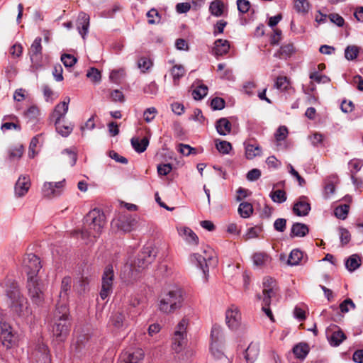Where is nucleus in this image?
I'll use <instances>...</instances> for the list:
<instances>
[{
	"mask_svg": "<svg viewBox=\"0 0 363 363\" xmlns=\"http://www.w3.org/2000/svg\"><path fill=\"white\" fill-rule=\"evenodd\" d=\"M223 343V335L220 325L215 324L212 326L211 331V344L216 345Z\"/></svg>",
	"mask_w": 363,
	"mask_h": 363,
	"instance_id": "27",
	"label": "nucleus"
},
{
	"mask_svg": "<svg viewBox=\"0 0 363 363\" xmlns=\"http://www.w3.org/2000/svg\"><path fill=\"white\" fill-rule=\"evenodd\" d=\"M30 58L32 62V67L35 70L40 69L43 67L42 54L30 55Z\"/></svg>",
	"mask_w": 363,
	"mask_h": 363,
	"instance_id": "58",
	"label": "nucleus"
},
{
	"mask_svg": "<svg viewBox=\"0 0 363 363\" xmlns=\"http://www.w3.org/2000/svg\"><path fill=\"white\" fill-rule=\"evenodd\" d=\"M56 131L62 137H67L73 130V125H62L60 122L59 123H55Z\"/></svg>",
	"mask_w": 363,
	"mask_h": 363,
	"instance_id": "48",
	"label": "nucleus"
},
{
	"mask_svg": "<svg viewBox=\"0 0 363 363\" xmlns=\"http://www.w3.org/2000/svg\"><path fill=\"white\" fill-rule=\"evenodd\" d=\"M156 257L152 246H145L138 254L135 259L130 264H125L121 277L126 284H132L136 281L140 274L152 263Z\"/></svg>",
	"mask_w": 363,
	"mask_h": 363,
	"instance_id": "1",
	"label": "nucleus"
},
{
	"mask_svg": "<svg viewBox=\"0 0 363 363\" xmlns=\"http://www.w3.org/2000/svg\"><path fill=\"white\" fill-rule=\"evenodd\" d=\"M245 156L248 160H252L256 156H259L262 153L261 147L257 144H250L245 143Z\"/></svg>",
	"mask_w": 363,
	"mask_h": 363,
	"instance_id": "30",
	"label": "nucleus"
},
{
	"mask_svg": "<svg viewBox=\"0 0 363 363\" xmlns=\"http://www.w3.org/2000/svg\"><path fill=\"white\" fill-rule=\"evenodd\" d=\"M72 278L70 277H65L62 279L61 283V290L59 294L60 301L58 303H66L68 296V291L71 289Z\"/></svg>",
	"mask_w": 363,
	"mask_h": 363,
	"instance_id": "25",
	"label": "nucleus"
},
{
	"mask_svg": "<svg viewBox=\"0 0 363 363\" xmlns=\"http://www.w3.org/2000/svg\"><path fill=\"white\" fill-rule=\"evenodd\" d=\"M259 354V344L252 342L245 352V358L247 363H253L258 357Z\"/></svg>",
	"mask_w": 363,
	"mask_h": 363,
	"instance_id": "22",
	"label": "nucleus"
},
{
	"mask_svg": "<svg viewBox=\"0 0 363 363\" xmlns=\"http://www.w3.org/2000/svg\"><path fill=\"white\" fill-rule=\"evenodd\" d=\"M27 288L33 303L37 305L40 304L44 300V294L37 277L28 278Z\"/></svg>",
	"mask_w": 363,
	"mask_h": 363,
	"instance_id": "11",
	"label": "nucleus"
},
{
	"mask_svg": "<svg viewBox=\"0 0 363 363\" xmlns=\"http://www.w3.org/2000/svg\"><path fill=\"white\" fill-rule=\"evenodd\" d=\"M125 320V314L123 311H118L111 317V324L116 328H121L123 326Z\"/></svg>",
	"mask_w": 363,
	"mask_h": 363,
	"instance_id": "39",
	"label": "nucleus"
},
{
	"mask_svg": "<svg viewBox=\"0 0 363 363\" xmlns=\"http://www.w3.org/2000/svg\"><path fill=\"white\" fill-rule=\"evenodd\" d=\"M294 7L296 12L306 14L309 11L310 4L307 0H294Z\"/></svg>",
	"mask_w": 363,
	"mask_h": 363,
	"instance_id": "45",
	"label": "nucleus"
},
{
	"mask_svg": "<svg viewBox=\"0 0 363 363\" xmlns=\"http://www.w3.org/2000/svg\"><path fill=\"white\" fill-rule=\"evenodd\" d=\"M254 264L263 267L270 262V257L265 252H256L252 257Z\"/></svg>",
	"mask_w": 363,
	"mask_h": 363,
	"instance_id": "37",
	"label": "nucleus"
},
{
	"mask_svg": "<svg viewBox=\"0 0 363 363\" xmlns=\"http://www.w3.org/2000/svg\"><path fill=\"white\" fill-rule=\"evenodd\" d=\"M350 206L347 204L340 205L335 208L334 213L337 218L344 220L347 218Z\"/></svg>",
	"mask_w": 363,
	"mask_h": 363,
	"instance_id": "49",
	"label": "nucleus"
},
{
	"mask_svg": "<svg viewBox=\"0 0 363 363\" xmlns=\"http://www.w3.org/2000/svg\"><path fill=\"white\" fill-rule=\"evenodd\" d=\"M174 83L176 84L185 74L184 67L181 65L173 66L170 70Z\"/></svg>",
	"mask_w": 363,
	"mask_h": 363,
	"instance_id": "44",
	"label": "nucleus"
},
{
	"mask_svg": "<svg viewBox=\"0 0 363 363\" xmlns=\"http://www.w3.org/2000/svg\"><path fill=\"white\" fill-rule=\"evenodd\" d=\"M61 61L66 67H72L75 65L77 60L70 54H63L61 56Z\"/></svg>",
	"mask_w": 363,
	"mask_h": 363,
	"instance_id": "57",
	"label": "nucleus"
},
{
	"mask_svg": "<svg viewBox=\"0 0 363 363\" xmlns=\"http://www.w3.org/2000/svg\"><path fill=\"white\" fill-rule=\"evenodd\" d=\"M309 77L317 83H328L330 80L328 77L326 75L319 74L318 72L311 73Z\"/></svg>",
	"mask_w": 363,
	"mask_h": 363,
	"instance_id": "63",
	"label": "nucleus"
},
{
	"mask_svg": "<svg viewBox=\"0 0 363 363\" xmlns=\"http://www.w3.org/2000/svg\"><path fill=\"white\" fill-rule=\"evenodd\" d=\"M308 228L304 223H295L292 225L290 236L294 237H304L308 233Z\"/></svg>",
	"mask_w": 363,
	"mask_h": 363,
	"instance_id": "29",
	"label": "nucleus"
},
{
	"mask_svg": "<svg viewBox=\"0 0 363 363\" xmlns=\"http://www.w3.org/2000/svg\"><path fill=\"white\" fill-rule=\"evenodd\" d=\"M328 330H331L332 333L328 336V339L330 345L333 347L339 346L347 338L343 331L336 325H331Z\"/></svg>",
	"mask_w": 363,
	"mask_h": 363,
	"instance_id": "19",
	"label": "nucleus"
},
{
	"mask_svg": "<svg viewBox=\"0 0 363 363\" xmlns=\"http://www.w3.org/2000/svg\"><path fill=\"white\" fill-rule=\"evenodd\" d=\"M42 45H41V38L38 37L36 38L34 41L33 42L30 50H29V55H40L42 54Z\"/></svg>",
	"mask_w": 363,
	"mask_h": 363,
	"instance_id": "50",
	"label": "nucleus"
},
{
	"mask_svg": "<svg viewBox=\"0 0 363 363\" xmlns=\"http://www.w3.org/2000/svg\"><path fill=\"white\" fill-rule=\"evenodd\" d=\"M69 315V308L65 303H57L50 315L52 333L59 341H64L69 335L71 325Z\"/></svg>",
	"mask_w": 363,
	"mask_h": 363,
	"instance_id": "3",
	"label": "nucleus"
},
{
	"mask_svg": "<svg viewBox=\"0 0 363 363\" xmlns=\"http://www.w3.org/2000/svg\"><path fill=\"white\" fill-rule=\"evenodd\" d=\"M225 322L230 330H237L241 324V313L238 308L232 306L225 312Z\"/></svg>",
	"mask_w": 363,
	"mask_h": 363,
	"instance_id": "13",
	"label": "nucleus"
},
{
	"mask_svg": "<svg viewBox=\"0 0 363 363\" xmlns=\"http://www.w3.org/2000/svg\"><path fill=\"white\" fill-rule=\"evenodd\" d=\"M361 259L360 257L354 254L350 256L345 261V267L350 272H354L360 267Z\"/></svg>",
	"mask_w": 363,
	"mask_h": 363,
	"instance_id": "35",
	"label": "nucleus"
},
{
	"mask_svg": "<svg viewBox=\"0 0 363 363\" xmlns=\"http://www.w3.org/2000/svg\"><path fill=\"white\" fill-rule=\"evenodd\" d=\"M208 94V87L201 84L192 91V96L195 100H201Z\"/></svg>",
	"mask_w": 363,
	"mask_h": 363,
	"instance_id": "47",
	"label": "nucleus"
},
{
	"mask_svg": "<svg viewBox=\"0 0 363 363\" xmlns=\"http://www.w3.org/2000/svg\"><path fill=\"white\" fill-rule=\"evenodd\" d=\"M157 113V110L155 107L147 108L143 113L144 120L147 123H150L154 120Z\"/></svg>",
	"mask_w": 363,
	"mask_h": 363,
	"instance_id": "59",
	"label": "nucleus"
},
{
	"mask_svg": "<svg viewBox=\"0 0 363 363\" xmlns=\"http://www.w3.org/2000/svg\"><path fill=\"white\" fill-rule=\"evenodd\" d=\"M23 266L28 278L37 277V274L42 267L40 259L34 254H28L24 257Z\"/></svg>",
	"mask_w": 363,
	"mask_h": 363,
	"instance_id": "10",
	"label": "nucleus"
},
{
	"mask_svg": "<svg viewBox=\"0 0 363 363\" xmlns=\"http://www.w3.org/2000/svg\"><path fill=\"white\" fill-rule=\"evenodd\" d=\"M187 325L188 321L186 319H182L176 327L172 347L177 353L182 351L183 346L186 344Z\"/></svg>",
	"mask_w": 363,
	"mask_h": 363,
	"instance_id": "9",
	"label": "nucleus"
},
{
	"mask_svg": "<svg viewBox=\"0 0 363 363\" xmlns=\"http://www.w3.org/2000/svg\"><path fill=\"white\" fill-rule=\"evenodd\" d=\"M309 139L314 147H325V137L320 133L315 132L309 136Z\"/></svg>",
	"mask_w": 363,
	"mask_h": 363,
	"instance_id": "43",
	"label": "nucleus"
},
{
	"mask_svg": "<svg viewBox=\"0 0 363 363\" xmlns=\"http://www.w3.org/2000/svg\"><path fill=\"white\" fill-rule=\"evenodd\" d=\"M131 145L137 152L142 153L146 150L149 145V140L146 137L141 140L138 138H133L131 139Z\"/></svg>",
	"mask_w": 363,
	"mask_h": 363,
	"instance_id": "31",
	"label": "nucleus"
},
{
	"mask_svg": "<svg viewBox=\"0 0 363 363\" xmlns=\"http://www.w3.org/2000/svg\"><path fill=\"white\" fill-rule=\"evenodd\" d=\"M138 66L141 69V72L145 73L152 66V62L146 57H142L138 62Z\"/></svg>",
	"mask_w": 363,
	"mask_h": 363,
	"instance_id": "53",
	"label": "nucleus"
},
{
	"mask_svg": "<svg viewBox=\"0 0 363 363\" xmlns=\"http://www.w3.org/2000/svg\"><path fill=\"white\" fill-rule=\"evenodd\" d=\"M115 225L123 232L129 233L135 229L137 220L130 215H121L115 221Z\"/></svg>",
	"mask_w": 363,
	"mask_h": 363,
	"instance_id": "14",
	"label": "nucleus"
},
{
	"mask_svg": "<svg viewBox=\"0 0 363 363\" xmlns=\"http://www.w3.org/2000/svg\"><path fill=\"white\" fill-rule=\"evenodd\" d=\"M340 240L342 246L347 245L350 241V233L346 228H340Z\"/></svg>",
	"mask_w": 363,
	"mask_h": 363,
	"instance_id": "60",
	"label": "nucleus"
},
{
	"mask_svg": "<svg viewBox=\"0 0 363 363\" xmlns=\"http://www.w3.org/2000/svg\"><path fill=\"white\" fill-rule=\"evenodd\" d=\"M30 186V179L26 176H21L15 184V194L18 197L23 196Z\"/></svg>",
	"mask_w": 363,
	"mask_h": 363,
	"instance_id": "20",
	"label": "nucleus"
},
{
	"mask_svg": "<svg viewBox=\"0 0 363 363\" xmlns=\"http://www.w3.org/2000/svg\"><path fill=\"white\" fill-rule=\"evenodd\" d=\"M295 52V48L294 45L291 43H289L286 45H283L280 47L279 50L274 53V56L280 59L286 60Z\"/></svg>",
	"mask_w": 363,
	"mask_h": 363,
	"instance_id": "28",
	"label": "nucleus"
},
{
	"mask_svg": "<svg viewBox=\"0 0 363 363\" xmlns=\"http://www.w3.org/2000/svg\"><path fill=\"white\" fill-rule=\"evenodd\" d=\"M65 180L58 182H45L43 187V194L45 197H56L61 194Z\"/></svg>",
	"mask_w": 363,
	"mask_h": 363,
	"instance_id": "16",
	"label": "nucleus"
},
{
	"mask_svg": "<svg viewBox=\"0 0 363 363\" xmlns=\"http://www.w3.org/2000/svg\"><path fill=\"white\" fill-rule=\"evenodd\" d=\"M238 9L241 13H246L250 9V2L248 0H237Z\"/></svg>",
	"mask_w": 363,
	"mask_h": 363,
	"instance_id": "64",
	"label": "nucleus"
},
{
	"mask_svg": "<svg viewBox=\"0 0 363 363\" xmlns=\"http://www.w3.org/2000/svg\"><path fill=\"white\" fill-rule=\"evenodd\" d=\"M178 151L185 156H189L191 154L196 155L197 150L196 148L191 147L189 145L180 143L179 145Z\"/></svg>",
	"mask_w": 363,
	"mask_h": 363,
	"instance_id": "55",
	"label": "nucleus"
},
{
	"mask_svg": "<svg viewBox=\"0 0 363 363\" xmlns=\"http://www.w3.org/2000/svg\"><path fill=\"white\" fill-rule=\"evenodd\" d=\"M9 306L13 315L21 318H26L32 313L28 302L23 295L9 301Z\"/></svg>",
	"mask_w": 363,
	"mask_h": 363,
	"instance_id": "7",
	"label": "nucleus"
},
{
	"mask_svg": "<svg viewBox=\"0 0 363 363\" xmlns=\"http://www.w3.org/2000/svg\"><path fill=\"white\" fill-rule=\"evenodd\" d=\"M238 213L242 218H249L253 213V207L250 203L242 202L239 205Z\"/></svg>",
	"mask_w": 363,
	"mask_h": 363,
	"instance_id": "40",
	"label": "nucleus"
},
{
	"mask_svg": "<svg viewBox=\"0 0 363 363\" xmlns=\"http://www.w3.org/2000/svg\"><path fill=\"white\" fill-rule=\"evenodd\" d=\"M293 352L296 358L304 359L309 352V346L307 343H298L294 347Z\"/></svg>",
	"mask_w": 363,
	"mask_h": 363,
	"instance_id": "32",
	"label": "nucleus"
},
{
	"mask_svg": "<svg viewBox=\"0 0 363 363\" xmlns=\"http://www.w3.org/2000/svg\"><path fill=\"white\" fill-rule=\"evenodd\" d=\"M67 105L65 103L57 104L50 116L51 120H54V123H59L61 119L63 118L67 114Z\"/></svg>",
	"mask_w": 363,
	"mask_h": 363,
	"instance_id": "21",
	"label": "nucleus"
},
{
	"mask_svg": "<svg viewBox=\"0 0 363 363\" xmlns=\"http://www.w3.org/2000/svg\"><path fill=\"white\" fill-rule=\"evenodd\" d=\"M230 50V43L227 40L218 39L214 43L213 54L218 57L222 56L228 52Z\"/></svg>",
	"mask_w": 363,
	"mask_h": 363,
	"instance_id": "23",
	"label": "nucleus"
},
{
	"mask_svg": "<svg viewBox=\"0 0 363 363\" xmlns=\"http://www.w3.org/2000/svg\"><path fill=\"white\" fill-rule=\"evenodd\" d=\"M225 100L220 97H215L211 102V106L213 110H222L225 108Z\"/></svg>",
	"mask_w": 363,
	"mask_h": 363,
	"instance_id": "61",
	"label": "nucleus"
},
{
	"mask_svg": "<svg viewBox=\"0 0 363 363\" xmlns=\"http://www.w3.org/2000/svg\"><path fill=\"white\" fill-rule=\"evenodd\" d=\"M270 198L274 203H282L286 201V194L284 190H273L269 194Z\"/></svg>",
	"mask_w": 363,
	"mask_h": 363,
	"instance_id": "42",
	"label": "nucleus"
},
{
	"mask_svg": "<svg viewBox=\"0 0 363 363\" xmlns=\"http://www.w3.org/2000/svg\"><path fill=\"white\" fill-rule=\"evenodd\" d=\"M222 346L223 344H217L216 345H210L211 354L216 359L223 360L224 363H230L229 359L223 352Z\"/></svg>",
	"mask_w": 363,
	"mask_h": 363,
	"instance_id": "34",
	"label": "nucleus"
},
{
	"mask_svg": "<svg viewBox=\"0 0 363 363\" xmlns=\"http://www.w3.org/2000/svg\"><path fill=\"white\" fill-rule=\"evenodd\" d=\"M183 301V291L176 288L164 295L160 301L159 308L165 313H174L182 307Z\"/></svg>",
	"mask_w": 363,
	"mask_h": 363,
	"instance_id": "5",
	"label": "nucleus"
},
{
	"mask_svg": "<svg viewBox=\"0 0 363 363\" xmlns=\"http://www.w3.org/2000/svg\"><path fill=\"white\" fill-rule=\"evenodd\" d=\"M289 86V82L286 77H278L276 79L274 87L281 91H285Z\"/></svg>",
	"mask_w": 363,
	"mask_h": 363,
	"instance_id": "51",
	"label": "nucleus"
},
{
	"mask_svg": "<svg viewBox=\"0 0 363 363\" xmlns=\"http://www.w3.org/2000/svg\"><path fill=\"white\" fill-rule=\"evenodd\" d=\"M86 77L95 83L100 82L101 79V74L100 71L95 67H91L87 71Z\"/></svg>",
	"mask_w": 363,
	"mask_h": 363,
	"instance_id": "54",
	"label": "nucleus"
},
{
	"mask_svg": "<svg viewBox=\"0 0 363 363\" xmlns=\"http://www.w3.org/2000/svg\"><path fill=\"white\" fill-rule=\"evenodd\" d=\"M348 165L350 169L351 174H355L363 166V161L358 159H353L349 162Z\"/></svg>",
	"mask_w": 363,
	"mask_h": 363,
	"instance_id": "56",
	"label": "nucleus"
},
{
	"mask_svg": "<svg viewBox=\"0 0 363 363\" xmlns=\"http://www.w3.org/2000/svg\"><path fill=\"white\" fill-rule=\"evenodd\" d=\"M89 27V16L85 13H80L77 29L83 39H85Z\"/></svg>",
	"mask_w": 363,
	"mask_h": 363,
	"instance_id": "24",
	"label": "nucleus"
},
{
	"mask_svg": "<svg viewBox=\"0 0 363 363\" xmlns=\"http://www.w3.org/2000/svg\"><path fill=\"white\" fill-rule=\"evenodd\" d=\"M215 143L216 149L221 154H228L232 149L230 143L228 141L216 140Z\"/></svg>",
	"mask_w": 363,
	"mask_h": 363,
	"instance_id": "46",
	"label": "nucleus"
},
{
	"mask_svg": "<svg viewBox=\"0 0 363 363\" xmlns=\"http://www.w3.org/2000/svg\"><path fill=\"white\" fill-rule=\"evenodd\" d=\"M125 74V72L123 69H114V70L111 71L109 77L113 82H114L116 84H118L121 82V79L124 77Z\"/></svg>",
	"mask_w": 363,
	"mask_h": 363,
	"instance_id": "52",
	"label": "nucleus"
},
{
	"mask_svg": "<svg viewBox=\"0 0 363 363\" xmlns=\"http://www.w3.org/2000/svg\"><path fill=\"white\" fill-rule=\"evenodd\" d=\"M1 332L0 334V340L2 345L6 349H11L17 343V336L13 333L12 328L7 323H1Z\"/></svg>",
	"mask_w": 363,
	"mask_h": 363,
	"instance_id": "12",
	"label": "nucleus"
},
{
	"mask_svg": "<svg viewBox=\"0 0 363 363\" xmlns=\"http://www.w3.org/2000/svg\"><path fill=\"white\" fill-rule=\"evenodd\" d=\"M144 352L141 349L127 351L121 354L120 363H143Z\"/></svg>",
	"mask_w": 363,
	"mask_h": 363,
	"instance_id": "17",
	"label": "nucleus"
},
{
	"mask_svg": "<svg viewBox=\"0 0 363 363\" xmlns=\"http://www.w3.org/2000/svg\"><path fill=\"white\" fill-rule=\"evenodd\" d=\"M1 286L4 289L5 294L9 301L16 298L22 295L18 283L11 279H6L1 283Z\"/></svg>",
	"mask_w": 363,
	"mask_h": 363,
	"instance_id": "15",
	"label": "nucleus"
},
{
	"mask_svg": "<svg viewBox=\"0 0 363 363\" xmlns=\"http://www.w3.org/2000/svg\"><path fill=\"white\" fill-rule=\"evenodd\" d=\"M181 235L184 236L185 240L189 244L196 245L199 242V238L196 233L189 228H183L180 232Z\"/></svg>",
	"mask_w": 363,
	"mask_h": 363,
	"instance_id": "36",
	"label": "nucleus"
},
{
	"mask_svg": "<svg viewBox=\"0 0 363 363\" xmlns=\"http://www.w3.org/2000/svg\"><path fill=\"white\" fill-rule=\"evenodd\" d=\"M360 50V47L354 45H348L345 49V57L349 61L354 60L358 57Z\"/></svg>",
	"mask_w": 363,
	"mask_h": 363,
	"instance_id": "38",
	"label": "nucleus"
},
{
	"mask_svg": "<svg viewBox=\"0 0 363 363\" xmlns=\"http://www.w3.org/2000/svg\"><path fill=\"white\" fill-rule=\"evenodd\" d=\"M278 293L276 281L272 277H264L262 282V294H257V298L262 300V310L269 318L274 321V318L269 308L272 298H275Z\"/></svg>",
	"mask_w": 363,
	"mask_h": 363,
	"instance_id": "4",
	"label": "nucleus"
},
{
	"mask_svg": "<svg viewBox=\"0 0 363 363\" xmlns=\"http://www.w3.org/2000/svg\"><path fill=\"white\" fill-rule=\"evenodd\" d=\"M209 11L211 15L220 17L223 16L224 11V4L220 0L213 1L209 6Z\"/></svg>",
	"mask_w": 363,
	"mask_h": 363,
	"instance_id": "33",
	"label": "nucleus"
},
{
	"mask_svg": "<svg viewBox=\"0 0 363 363\" xmlns=\"http://www.w3.org/2000/svg\"><path fill=\"white\" fill-rule=\"evenodd\" d=\"M106 223L104 213L98 208L90 211L84 218V226L80 230L74 231L77 236L81 235L82 239L87 243L94 242L101 234V230Z\"/></svg>",
	"mask_w": 363,
	"mask_h": 363,
	"instance_id": "2",
	"label": "nucleus"
},
{
	"mask_svg": "<svg viewBox=\"0 0 363 363\" xmlns=\"http://www.w3.org/2000/svg\"><path fill=\"white\" fill-rule=\"evenodd\" d=\"M205 256H202L198 253H194L191 255L190 259L192 263L196 264V266L201 269L205 276L206 280L208 276L209 265L216 264V260L213 258V250L211 247L203 251Z\"/></svg>",
	"mask_w": 363,
	"mask_h": 363,
	"instance_id": "6",
	"label": "nucleus"
},
{
	"mask_svg": "<svg viewBox=\"0 0 363 363\" xmlns=\"http://www.w3.org/2000/svg\"><path fill=\"white\" fill-rule=\"evenodd\" d=\"M216 128L220 135H226L231 131L232 125L226 118H221L216 123Z\"/></svg>",
	"mask_w": 363,
	"mask_h": 363,
	"instance_id": "26",
	"label": "nucleus"
},
{
	"mask_svg": "<svg viewBox=\"0 0 363 363\" xmlns=\"http://www.w3.org/2000/svg\"><path fill=\"white\" fill-rule=\"evenodd\" d=\"M302 258L303 252L298 249H294L291 252L288 258L287 263L289 265L296 266L300 263Z\"/></svg>",
	"mask_w": 363,
	"mask_h": 363,
	"instance_id": "41",
	"label": "nucleus"
},
{
	"mask_svg": "<svg viewBox=\"0 0 363 363\" xmlns=\"http://www.w3.org/2000/svg\"><path fill=\"white\" fill-rule=\"evenodd\" d=\"M114 278L113 267L112 264H108L104 268L101 277L100 297L102 300H105L112 293Z\"/></svg>",
	"mask_w": 363,
	"mask_h": 363,
	"instance_id": "8",
	"label": "nucleus"
},
{
	"mask_svg": "<svg viewBox=\"0 0 363 363\" xmlns=\"http://www.w3.org/2000/svg\"><path fill=\"white\" fill-rule=\"evenodd\" d=\"M311 211V204L306 196H302L294 203L293 212L298 216H306Z\"/></svg>",
	"mask_w": 363,
	"mask_h": 363,
	"instance_id": "18",
	"label": "nucleus"
},
{
	"mask_svg": "<svg viewBox=\"0 0 363 363\" xmlns=\"http://www.w3.org/2000/svg\"><path fill=\"white\" fill-rule=\"evenodd\" d=\"M42 89H43V96H44L45 100L47 102L52 103L54 101V99H55L54 98V94H54L53 91L47 84L43 85Z\"/></svg>",
	"mask_w": 363,
	"mask_h": 363,
	"instance_id": "62",
	"label": "nucleus"
}]
</instances>
